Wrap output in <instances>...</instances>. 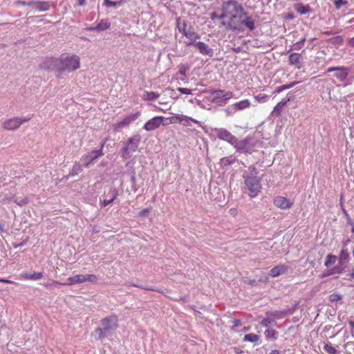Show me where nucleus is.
<instances>
[{
  "instance_id": "obj_9",
  "label": "nucleus",
  "mask_w": 354,
  "mask_h": 354,
  "mask_svg": "<svg viewBox=\"0 0 354 354\" xmlns=\"http://www.w3.org/2000/svg\"><path fill=\"white\" fill-rule=\"evenodd\" d=\"M212 95L213 96L212 101L216 103L225 102L227 100L232 99L234 96V93L232 91H225L223 90L214 91L212 93Z\"/></svg>"
},
{
  "instance_id": "obj_26",
  "label": "nucleus",
  "mask_w": 354,
  "mask_h": 354,
  "mask_svg": "<svg viewBox=\"0 0 354 354\" xmlns=\"http://www.w3.org/2000/svg\"><path fill=\"white\" fill-rule=\"evenodd\" d=\"M260 337L258 335L254 333H249L244 336V341L250 342H256L259 341Z\"/></svg>"
},
{
  "instance_id": "obj_34",
  "label": "nucleus",
  "mask_w": 354,
  "mask_h": 354,
  "mask_svg": "<svg viewBox=\"0 0 354 354\" xmlns=\"http://www.w3.org/2000/svg\"><path fill=\"white\" fill-rule=\"evenodd\" d=\"M256 101L260 103L266 102L268 100L269 96L266 94H259L254 96Z\"/></svg>"
},
{
  "instance_id": "obj_44",
  "label": "nucleus",
  "mask_w": 354,
  "mask_h": 354,
  "mask_svg": "<svg viewBox=\"0 0 354 354\" xmlns=\"http://www.w3.org/2000/svg\"><path fill=\"white\" fill-rule=\"evenodd\" d=\"M119 3L120 2H118V3ZM104 4L106 7H113V6H115L118 4V2L113 1H111V0H104Z\"/></svg>"
},
{
  "instance_id": "obj_17",
  "label": "nucleus",
  "mask_w": 354,
  "mask_h": 354,
  "mask_svg": "<svg viewBox=\"0 0 354 354\" xmlns=\"http://www.w3.org/2000/svg\"><path fill=\"white\" fill-rule=\"evenodd\" d=\"M290 101V99H283L279 102L274 108L272 112V115L279 117L283 110V108L286 106L287 103Z\"/></svg>"
},
{
  "instance_id": "obj_13",
  "label": "nucleus",
  "mask_w": 354,
  "mask_h": 354,
  "mask_svg": "<svg viewBox=\"0 0 354 354\" xmlns=\"http://www.w3.org/2000/svg\"><path fill=\"white\" fill-rule=\"evenodd\" d=\"M333 71H337V73L335 75V77L341 82L345 81L348 75V68L344 66L330 67L327 70L328 73Z\"/></svg>"
},
{
  "instance_id": "obj_18",
  "label": "nucleus",
  "mask_w": 354,
  "mask_h": 354,
  "mask_svg": "<svg viewBox=\"0 0 354 354\" xmlns=\"http://www.w3.org/2000/svg\"><path fill=\"white\" fill-rule=\"evenodd\" d=\"M189 41L185 44L187 46L194 45L196 40L200 38V35L192 30H188V31L184 35Z\"/></svg>"
},
{
  "instance_id": "obj_37",
  "label": "nucleus",
  "mask_w": 354,
  "mask_h": 354,
  "mask_svg": "<svg viewBox=\"0 0 354 354\" xmlns=\"http://www.w3.org/2000/svg\"><path fill=\"white\" fill-rule=\"evenodd\" d=\"M151 207H147L145 209H142L139 213H138V217L140 218H145L147 217L149 214L151 212Z\"/></svg>"
},
{
  "instance_id": "obj_46",
  "label": "nucleus",
  "mask_w": 354,
  "mask_h": 354,
  "mask_svg": "<svg viewBox=\"0 0 354 354\" xmlns=\"http://www.w3.org/2000/svg\"><path fill=\"white\" fill-rule=\"evenodd\" d=\"M15 203H17L18 205L21 207V206H23L24 205H26L28 203V201L27 198H24V199L20 200V201L15 200Z\"/></svg>"
},
{
  "instance_id": "obj_25",
  "label": "nucleus",
  "mask_w": 354,
  "mask_h": 354,
  "mask_svg": "<svg viewBox=\"0 0 354 354\" xmlns=\"http://www.w3.org/2000/svg\"><path fill=\"white\" fill-rule=\"evenodd\" d=\"M104 143H103L101 146V149L99 150H95L92 151L93 156L91 157V161L86 164V167H87L91 162L94 161L95 159L98 158L100 156H102L104 155V153L102 151L103 147H104Z\"/></svg>"
},
{
  "instance_id": "obj_19",
  "label": "nucleus",
  "mask_w": 354,
  "mask_h": 354,
  "mask_svg": "<svg viewBox=\"0 0 354 354\" xmlns=\"http://www.w3.org/2000/svg\"><path fill=\"white\" fill-rule=\"evenodd\" d=\"M288 270V266L286 265H279L273 268H272L270 271V275L272 277H277L281 274L285 273Z\"/></svg>"
},
{
  "instance_id": "obj_20",
  "label": "nucleus",
  "mask_w": 354,
  "mask_h": 354,
  "mask_svg": "<svg viewBox=\"0 0 354 354\" xmlns=\"http://www.w3.org/2000/svg\"><path fill=\"white\" fill-rule=\"evenodd\" d=\"M43 277L42 272H34L32 274H29L27 273L21 274L19 277L21 279L24 280H38Z\"/></svg>"
},
{
  "instance_id": "obj_6",
  "label": "nucleus",
  "mask_w": 354,
  "mask_h": 354,
  "mask_svg": "<svg viewBox=\"0 0 354 354\" xmlns=\"http://www.w3.org/2000/svg\"><path fill=\"white\" fill-rule=\"evenodd\" d=\"M30 120V118H13L5 120L2 123V127L5 130L14 131L19 128L24 122Z\"/></svg>"
},
{
  "instance_id": "obj_58",
  "label": "nucleus",
  "mask_w": 354,
  "mask_h": 354,
  "mask_svg": "<svg viewBox=\"0 0 354 354\" xmlns=\"http://www.w3.org/2000/svg\"><path fill=\"white\" fill-rule=\"evenodd\" d=\"M284 18L286 19H292L294 18V15L292 13H288L284 15Z\"/></svg>"
},
{
  "instance_id": "obj_7",
  "label": "nucleus",
  "mask_w": 354,
  "mask_h": 354,
  "mask_svg": "<svg viewBox=\"0 0 354 354\" xmlns=\"http://www.w3.org/2000/svg\"><path fill=\"white\" fill-rule=\"evenodd\" d=\"M140 115V113L139 111L136 112L135 113L127 115L121 121H119V122L115 123L113 125V129L115 131H118L124 127H128L132 122H133L136 119H138Z\"/></svg>"
},
{
  "instance_id": "obj_24",
  "label": "nucleus",
  "mask_w": 354,
  "mask_h": 354,
  "mask_svg": "<svg viewBox=\"0 0 354 354\" xmlns=\"http://www.w3.org/2000/svg\"><path fill=\"white\" fill-rule=\"evenodd\" d=\"M349 258V253L347 250H342L339 257V261L341 266L346 265L348 263V260Z\"/></svg>"
},
{
  "instance_id": "obj_22",
  "label": "nucleus",
  "mask_w": 354,
  "mask_h": 354,
  "mask_svg": "<svg viewBox=\"0 0 354 354\" xmlns=\"http://www.w3.org/2000/svg\"><path fill=\"white\" fill-rule=\"evenodd\" d=\"M295 10L300 15H305L311 10L308 5H304L302 3H297L295 6Z\"/></svg>"
},
{
  "instance_id": "obj_56",
  "label": "nucleus",
  "mask_w": 354,
  "mask_h": 354,
  "mask_svg": "<svg viewBox=\"0 0 354 354\" xmlns=\"http://www.w3.org/2000/svg\"><path fill=\"white\" fill-rule=\"evenodd\" d=\"M230 214L234 216H236L237 214V209L236 208L230 209Z\"/></svg>"
},
{
  "instance_id": "obj_61",
  "label": "nucleus",
  "mask_w": 354,
  "mask_h": 354,
  "mask_svg": "<svg viewBox=\"0 0 354 354\" xmlns=\"http://www.w3.org/2000/svg\"><path fill=\"white\" fill-rule=\"evenodd\" d=\"M348 44L350 46L354 47V37L349 40Z\"/></svg>"
},
{
  "instance_id": "obj_14",
  "label": "nucleus",
  "mask_w": 354,
  "mask_h": 354,
  "mask_svg": "<svg viewBox=\"0 0 354 354\" xmlns=\"http://www.w3.org/2000/svg\"><path fill=\"white\" fill-rule=\"evenodd\" d=\"M217 137L232 144L236 141V138L230 131L223 129L218 131Z\"/></svg>"
},
{
  "instance_id": "obj_53",
  "label": "nucleus",
  "mask_w": 354,
  "mask_h": 354,
  "mask_svg": "<svg viewBox=\"0 0 354 354\" xmlns=\"http://www.w3.org/2000/svg\"><path fill=\"white\" fill-rule=\"evenodd\" d=\"M0 282L5 283H14V281L9 280V279H3V278H0Z\"/></svg>"
},
{
  "instance_id": "obj_12",
  "label": "nucleus",
  "mask_w": 354,
  "mask_h": 354,
  "mask_svg": "<svg viewBox=\"0 0 354 354\" xmlns=\"http://www.w3.org/2000/svg\"><path fill=\"white\" fill-rule=\"evenodd\" d=\"M289 65L295 66L297 69L303 67V56L298 53H291L288 57Z\"/></svg>"
},
{
  "instance_id": "obj_57",
  "label": "nucleus",
  "mask_w": 354,
  "mask_h": 354,
  "mask_svg": "<svg viewBox=\"0 0 354 354\" xmlns=\"http://www.w3.org/2000/svg\"><path fill=\"white\" fill-rule=\"evenodd\" d=\"M348 324L350 326V327L353 329V331L351 332V335L353 337H354V322L353 321H350L348 322Z\"/></svg>"
},
{
  "instance_id": "obj_33",
  "label": "nucleus",
  "mask_w": 354,
  "mask_h": 354,
  "mask_svg": "<svg viewBox=\"0 0 354 354\" xmlns=\"http://www.w3.org/2000/svg\"><path fill=\"white\" fill-rule=\"evenodd\" d=\"M277 332L276 330H274V329L269 328L265 331V335L267 339L272 338V339H277Z\"/></svg>"
},
{
  "instance_id": "obj_4",
  "label": "nucleus",
  "mask_w": 354,
  "mask_h": 354,
  "mask_svg": "<svg viewBox=\"0 0 354 354\" xmlns=\"http://www.w3.org/2000/svg\"><path fill=\"white\" fill-rule=\"evenodd\" d=\"M140 142V137L139 136L129 138L127 140L125 146L121 150L122 157L124 159L129 158L131 153L136 151Z\"/></svg>"
},
{
  "instance_id": "obj_29",
  "label": "nucleus",
  "mask_w": 354,
  "mask_h": 354,
  "mask_svg": "<svg viewBox=\"0 0 354 354\" xmlns=\"http://www.w3.org/2000/svg\"><path fill=\"white\" fill-rule=\"evenodd\" d=\"M169 119L171 123H175L176 122L181 123L185 120H189L190 118H188L187 116L185 115H177L176 116L171 117Z\"/></svg>"
},
{
  "instance_id": "obj_41",
  "label": "nucleus",
  "mask_w": 354,
  "mask_h": 354,
  "mask_svg": "<svg viewBox=\"0 0 354 354\" xmlns=\"http://www.w3.org/2000/svg\"><path fill=\"white\" fill-rule=\"evenodd\" d=\"M335 8L339 10L342 6L346 5L348 2L345 0H334Z\"/></svg>"
},
{
  "instance_id": "obj_52",
  "label": "nucleus",
  "mask_w": 354,
  "mask_h": 354,
  "mask_svg": "<svg viewBox=\"0 0 354 354\" xmlns=\"http://www.w3.org/2000/svg\"><path fill=\"white\" fill-rule=\"evenodd\" d=\"M77 6H83L85 4V0H75Z\"/></svg>"
},
{
  "instance_id": "obj_43",
  "label": "nucleus",
  "mask_w": 354,
  "mask_h": 354,
  "mask_svg": "<svg viewBox=\"0 0 354 354\" xmlns=\"http://www.w3.org/2000/svg\"><path fill=\"white\" fill-rule=\"evenodd\" d=\"M177 90L183 94L190 95L192 94V90L187 88L178 87Z\"/></svg>"
},
{
  "instance_id": "obj_36",
  "label": "nucleus",
  "mask_w": 354,
  "mask_h": 354,
  "mask_svg": "<svg viewBox=\"0 0 354 354\" xmlns=\"http://www.w3.org/2000/svg\"><path fill=\"white\" fill-rule=\"evenodd\" d=\"M306 38H303L299 41L294 44L292 46L291 50H300L303 47Z\"/></svg>"
},
{
  "instance_id": "obj_62",
  "label": "nucleus",
  "mask_w": 354,
  "mask_h": 354,
  "mask_svg": "<svg viewBox=\"0 0 354 354\" xmlns=\"http://www.w3.org/2000/svg\"><path fill=\"white\" fill-rule=\"evenodd\" d=\"M349 278H354V267L352 268L351 272L348 274Z\"/></svg>"
},
{
  "instance_id": "obj_45",
  "label": "nucleus",
  "mask_w": 354,
  "mask_h": 354,
  "mask_svg": "<svg viewBox=\"0 0 354 354\" xmlns=\"http://www.w3.org/2000/svg\"><path fill=\"white\" fill-rule=\"evenodd\" d=\"M221 162L223 165L226 166L232 163V161L229 158H223L221 160Z\"/></svg>"
},
{
  "instance_id": "obj_48",
  "label": "nucleus",
  "mask_w": 354,
  "mask_h": 354,
  "mask_svg": "<svg viewBox=\"0 0 354 354\" xmlns=\"http://www.w3.org/2000/svg\"><path fill=\"white\" fill-rule=\"evenodd\" d=\"M220 16H221V15H218V14H216V12H212L210 15V18L212 20H215L216 19H218L221 20Z\"/></svg>"
},
{
  "instance_id": "obj_16",
  "label": "nucleus",
  "mask_w": 354,
  "mask_h": 354,
  "mask_svg": "<svg viewBox=\"0 0 354 354\" xmlns=\"http://www.w3.org/2000/svg\"><path fill=\"white\" fill-rule=\"evenodd\" d=\"M250 106L251 102L247 99L236 102L232 105V107L234 111H242L250 108Z\"/></svg>"
},
{
  "instance_id": "obj_27",
  "label": "nucleus",
  "mask_w": 354,
  "mask_h": 354,
  "mask_svg": "<svg viewBox=\"0 0 354 354\" xmlns=\"http://www.w3.org/2000/svg\"><path fill=\"white\" fill-rule=\"evenodd\" d=\"M297 84V82H293L289 84H283V85H281L280 86H279L276 90L274 92V93H280L281 92H282L283 91L286 90V89H289L292 87H293L295 85H296Z\"/></svg>"
},
{
  "instance_id": "obj_51",
  "label": "nucleus",
  "mask_w": 354,
  "mask_h": 354,
  "mask_svg": "<svg viewBox=\"0 0 354 354\" xmlns=\"http://www.w3.org/2000/svg\"><path fill=\"white\" fill-rule=\"evenodd\" d=\"M249 170L250 171V173L252 174H257V168L255 167H254V166L249 167Z\"/></svg>"
},
{
  "instance_id": "obj_60",
  "label": "nucleus",
  "mask_w": 354,
  "mask_h": 354,
  "mask_svg": "<svg viewBox=\"0 0 354 354\" xmlns=\"http://www.w3.org/2000/svg\"><path fill=\"white\" fill-rule=\"evenodd\" d=\"M233 323H234V325L235 326H241V321H240L239 319H235V320L233 322Z\"/></svg>"
},
{
  "instance_id": "obj_11",
  "label": "nucleus",
  "mask_w": 354,
  "mask_h": 354,
  "mask_svg": "<svg viewBox=\"0 0 354 354\" xmlns=\"http://www.w3.org/2000/svg\"><path fill=\"white\" fill-rule=\"evenodd\" d=\"M273 204L281 209H288L292 207L293 203L284 196H277L273 199Z\"/></svg>"
},
{
  "instance_id": "obj_49",
  "label": "nucleus",
  "mask_w": 354,
  "mask_h": 354,
  "mask_svg": "<svg viewBox=\"0 0 354 354\" xmlns=\"http://www.w3.org/2000/svg\"><path fill=\"white\" fill-rule=\"evenodd\" d=\"M272 315H273L274 317L277 319H280L283 317V313L281 312L275 311L274 313H272Z\"/></svg>"
},
{
  "instance_id": "obj_31",
  "label": "nucleus",
  "mask_w": 354,
  "mask_h": 354,
  "mask_svg": "<svg viewBox=\"0 0 354 354\" xmlns=\"http://www.w3.org/2000/svg\"><path fill=\"white\" fill-rule=\"evenodd\" d=\"M337 257L333 254L327 255L325 261V266L329 267L330 265L334 264L337 261Z\"/></svg>"
},
{
  "instance_id": "obj_55",
  "label": "nucleus",
  "mask_w": 354,
  "mask_h": 354,
  "mask_svg": "<svg viewBox=\"0 0 354 354\" xmlns=\"http://www.w3.org/2000/svg\"><path fill=\"white\" fill-rule=\"evenodd\" d=\"M52 283L54 284V285H63V286H67V283H61L59 282V281H57V280H53L52 281Z\"/></svg>"
},
{
  "instance_id": "obj_59",
  "label": "nucleus",
  "mask_w": 354,
  "mask_h": 354,
  "mask_svg": "<svg viewBox=\"0 0 354 354\" xmlns=\"http://www.w3.org/2000/svg\"><path fill=\"white\" fill-rule=\"evenodd\" d=\"M350 346H354V342H348L344 344L345 348H348Z\"/></svg>"
},
{
  "instance_id": "obj_1",
  "label": "nucleus",
  "mask_w": 354,
  "mask_h": 354,
  "mask_svg": "<svg viewBox=\"0 0 354 354\" xmlns=\"http://www.w3.org/2000/svg\"><path fill=\"white\" fill-rule=\"evenodd\" d=\"M221 26L231 30H243L245 28L250 31L255 28L252 17L245 11L242 5L235 0L224 2L221 6Z\"/></svg>"
},
{
  "instance_id": "obj_64",
  "label": "nucleus",
  "mask_w": 354,
  "mask_h": 354,
  "mask_svg": "<svg viewBox=\"0 0 354 354\" xmlns=\"http://www.w3.org/2000/svg\"><path fill=\"white\" fill-rule=\"evenodd\" d=\"M350 225L352 227L351 232L354 234V223L353 222H350Z\"/></svg>"
},
{
  "instance_id": "obj_15",
  "label": "nucleus",
  "mask_w": 354,
  "mask_h": 354,
  "mask_svg": "<svg viewBox=\"0 0 354 354\" xmlns=\"http://www.w3.org/2000/svg\"><path fill=\"white\" fill-rule=\"evenodd\" d=\"M194 46L198 48L200 53L203 55H207L209 57H212L214 55L213 50L208 46L207 44H205L202 41H198L194 44Z\"/></svg>"
},
{
  "instance_id": "obj_23",
  "label": "nucleus",
  "mask_w": 354,
  "mask_h": 354,
  "mask_svg": "<svg viewBox=\"0 0 354 354\" xmlns=\"http://www.w3.org/2000/svg\"><path fill=\"white\" fill-rule=\"evenodd\" d=\"M111 192H112V196L111 197L110 199H104L100 202V205L102 207H105L107 205L113 203V201H115V199L116 198V197L118 196V190L115 189H113L111 191Z\"/></svg>"
},
{
  "instance_id": "obj_32",
  "label": "nucleus",
  "mask_w": 354,
  "mask_h": 354,
  "mask_svg": "<svg viewBox=\"0 0 354 354\" xmlns=\"http://www.w3.org/2000/svg\"><path fill=\"white\" fill-rule=\"evenodd\" d=\"M344 268L342 266H337L332 270H328L327 272L323 274V277L330 276L334 273H341Z\"/></svg>"
},
{
  "instance_id": "obj_39",
  "label": "nucleus",
  "mask_w": 354,
  "mask_h": 354,
  "mask_svg": "<svg viewBox=\"0 0 354 354\" xmlns=\"http://www.w3.org/2000/svg\"><path fill=\"white\" fill-rule=\"evenodd\" d=\"M342 295L337 293H333L329 295L328 299L329 301L331 302H335L340 300L342 299Z\"/></svg>"
},
{
  "instance_id": "obj_47",
  "label": "nucleus",
  "mask_w": 354,
  "mask_h": 354,
  "mask_svg": "<svg viewBox=\"0 0 354 354\" xmlns=\"http://www.w3.org/2000/svg\"><path fill=\"white\" fill-rule=\"evenodd\" d=\"M82 171V169L81 166L78 164L75 165L72 169V171L75 174L81 172Z\"/></svg>"
},
{
  "instance_id": "obj_38",
  "label": "nucleus",
  "mask_w": 354,
  "mask_h": 354,
  "mask_svg": "<svg viewBox=\"0 0 354 354\" xmlns=\"http://www.w3.org/2000/svg\"><path fill=\"white\" fill-rule=\"evenodd\" d=\"M272 323H275V321H274V319L270 318V317L264 318L261 322V324L263 327H268L270 324H271Z\"/></svg>"
},
{
  "instance_id": "obj_21",
  "label": "nucleus",
  "mask_w": 354,
  "mask_h": 354,
  "mask_svg": "<svg viewBox=\"0 0 354 354\" xmlns=\"http://www.w3.org/2000/svg\"><path fill=\"white\" fill-rule=\"evenodd\" d=\"M110 28V23L108 20H101L95 27L90 28L91 30L102 31Z\"/></svg>"
},
{
  "instance_id": "obj_30",
  "label": "nucleus",
  "mask_w": 354,
  "mask_h": 354,
  "mask_svg": "<svg viewBox=\"0 0 354 354\" xmlns=\"http://www.w3.org/2000/svg\"><path fill=\"white\" fill-rule=\"evenodd\" d=\"M324 350L328 354H337V350L330 343H327L324 346Z\"/></svg>"
},
{
  "instance_id": "obj_2",
  "label": "nucleus",
  "mask_w": 354,
  "mask_h": 354,
  "mask_svg": "<svg viewBox=\"0 0 354 354\" xmlns=\"http://www.w3.org/2000/svg\"><path fill=\"white\" fill-rule=\"evenodd\" d=\"M41 68L55 71L59 77L62 72H73L80 68V58L77 55H62L59 58L47 57L41 64Z\"/></svg>"
},
{
  "instance_id": "obj_42",
  "label": "nucleus",
  "mask_w": 354,
  "mask_h": 354,
  "mask_svg": "<svg viewBox=\"0 0 354 354\" xmlns=\"http://www.w3.org/2000/svg\"><path fill=\"white\" fill-rule=\"evenodd\" d=\"M158 97H159V94H158L157 93H155L153 91L147 93V98L148 100H156V99H158Z\"/></svg>"
},
{
  "instance_id": "obj_5",
  "label": "nucleus",
  "mask_w": 354,
  "mask_h": 354,
  "mask_svg": "<svg viewBox=\"0 0 354 354\" xmlns=\"http://www.w3.org/2000/svg\"><path fill=\"white\" fill-rule=\"evenodd\" d=\"M68 286H72L77 283L86 282L97 283L98 277L95 274H76L70 277L67 279Z\"/></svg>"
},
{
  "instance_id": "obj_35",
  "label": "nucleus",
  "mask_w": 354,
  "mask_h": 354,
  "mask_svg": "<svg viewBox=\"0 0 354 354\" xmlns=\"http://www.w3.org/2000/svg\"><path fill=\"white\" fill-rule=\"evenodd\" d=\"M177 26L180 32L184 35L188 30H187V24L184 22L182 25L180 24V18L177 19Z\"/></svg>"
},
{
  "instance_id": "obj_63",
  "label": "nucleus",
  "mask_w": 354,
  "mask_h": 354,
  "mask_svg": "<svg viewBox=\"0 0 354 354\" xmlns=\"http://www.w3.org/2000/svg\"><path fill=\"white\" fill-rule=\"evenodd\" d=\"M269 354H279V351L277 350H273Z\"/></svg>"
},
{
  "instance_id": "obj_54",
  "label": "nucleus",
  "mask_w": 354,
  "mask_h": 354,
  "mask_svg": "<svg viewBox=\"0 0 354 354\" xmlns=\"http://www.w3.org/2000/svg\"><path fill=\"white\" fill-rule=\"evenodd\" d=\"M48 8H49V6L48 5V3H41V7L39 9L41 10H47L48 9Z\"/></svg>"
},
{
  "instance_id": "obj_50",
  "label": "nucleus",
  "mask_w": 354,
  "mask_h": 354,
  "mask_svg": "<svg viewBox=\"0 0 354 354\" xmlns=\"http://www.w3.org/2000/svg\"><path fill=\"white\" fill-rule=\"evenodd\" d=\"M342 208V210L344 213V214L345 215V216L347 218L348 221V223L350 224V222H353L347 212V211L344 209V207H341Z\"/></svg>"
},
{
  "instance_id": "obj_8",
  "label": "nucleus",
  "mask_w": 354,
  "mask_h": 354,
  "mask_svg": "<svg viewBox=\"0 0 354 354\" xmlns=\"http://www.w3.org/2000/svg\"><path fill=\"white\" fill-rule=\"evenodd\" d=\"M101 322L102 325L103 326V328L108 333L110 332V330H114L118 326V318L115 315H111L102 319Z\"/></svg>"
},
{
  "instance_id": "obj_40",
  "label": "nucleus",
  "mask_w": 354,
  "mask_h": 354,
  "mask_svg": "<svg viewBox=\"0 0 354 354\" xmlns=\"http://www.w3.org/2000/svg\"><path fill=\"white\" fill-rule=\"evenodd\" d=\"M178 73L182 75H185L187 71L189 70V67L185 64H180L179 66Z\"/></svg>"
},
{
  "instance_id": "obj_28",
  "label": "nucleus",
  "mask_w": 354,
  "mask_h": 354,
  "mask_svg": "<svg viewBox=\"0 0 354 354\" xmlns=\"http://www.w3.org/2000/svg\"><path fill=\"white\" fill-rule=\"evenodd\" d=\"M95 333L96 335V339H102L106 336L108 333L105 331L104 328H97L95 330Z\"/></svg>"
},
{
  "instance_id": "obj_3",
  "label": "nucleus",
  "mask_w": 354,
  "mask_h": 354,
  "mask_svg": "<svg viewBox=\"0 0 354 354\" xmlns=\"http://www.w3.org/2000/svg\"><path fill=\"white\" fill-rule=\"evenodd\" d=\"M244 181L250 197H256L261 189L260 180L256 176H244Z\"/></svg>"
},
{
  "instance_id": "obj_10",
  "label": "nucleus",
  "mask_w": 354,
  "mask_h": 354,
  "mask_svg": "<svg viewBox=\"0 0 354 354\" xmlns=\"http://www.w3.org/2000/svg\"><path fill=\"white\" fill-rule=\"evenodd\" d=\"M165 118L162 116H156L149 120L144 125L143 128L147 131H151L158 129L161 124H164L163 120ZM166 124H165V125Z\"/></svg>"
}]
</instances>
